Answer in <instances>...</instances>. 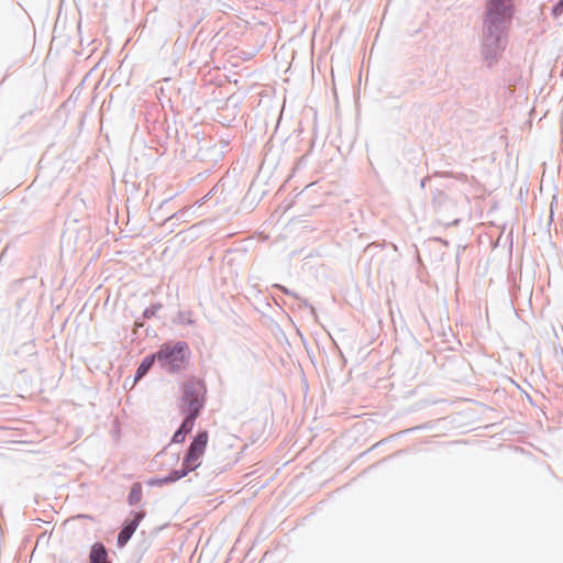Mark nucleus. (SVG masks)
Listing matches in <instances>:
<instances>
[{"mask_svg":"<svg viewBox=\"0 0 563 563\" xmlns=\"http://www.w3.org/2000/svg\"><path fill=\"white\" fill-rule=\"evenodd\" d=\"M514 14L511 0H487L484 29L487 37L498 40Z\"/></svg>","mask_w":563,"mask_h":563,"instance_id":"f257e3e1","label":"nucleus"},{"mask_svg":"<svg viewBox=\"0 0 563 563\" xmlns=\"http://www.w3.org/2000/svg\"><path fill=\"white\" fill-rule=\"evenodd\" d=\"M190 357V347L184 341L164 343L156 352L158 364L169 373H177L186 368Z\"/></svg>","mask_w":563,"mask_h":563,"instance_id":"f03ea898","label":"nucleus"},{"mask_svg":"<svg viewBox=\"0 0 563 563\" xmlns=\"http://www.w3.org/2000/svg\"><path fill=\"white\" fill-rule=\"evenodd\" d=\"M209 435L207 431L199 432L190 443L183 462L181 470L174 471L167 477L158 481L159 484H167L185 477L189 472L197 470L202 462Z\"/></svg>","mask_w":563,"mask_h":563,"instance_id":"7ed1b4c3","label":"nucleus"},{"mask_svg":"<svg viewBox=\"0 0 563 563\" xmlns=\"http://www.w3.org/2000/svg\"><path fill=\"white\" fill-rule=\"evenodd\" d=\"M206 388L199 380H188L183 385L180 411L185 420L195 422L205 404Z\"/></svg>","mask_w":563,"mask_h":563,"instance_id":"20e7f679","label":"nucleus"},{"mask_svg":"<svg viewBox=\"0 0 563 563\" xmlns=\"http://www.w3.org/2000/svg\"><path fill=\"white\" fill-rule=\"evenodd\" d=\"M143 516L144 515L141 514V512L136 514L134 520L132 522H130L129 525H126L121 530V532L118 536V544L120 547H123L130 540V538L132 537V534L136 530L140 521L142 520Z\"/></svg>","mask_w":563,"mask_h":563,"instance_id":"39448f33","label":"nucleus"},{"mask_svg":"<svg viewBox=\"0 0 563 563\" xmlns=\"http://www.w3.org/2000/svg\"><path fill=\"white\" fill-rule=\"evenodd\" d=\"M89 563H111L102 543H95L89 554Z\"/></svg>","mask_w":563,"mask_h":563,"instance_id":"423d86ee","label":"nucleus"},{"mask_svg":"<svg viewBox=\"0 0 563 563\" xmlns=\"http://www.w3.org/2000/svg\"><path fill=\"white\" fill-rule=\"evenodd\" d=\"M194 422L184 420L180 428L174 433L173 443H183L186 435L192 430Z\"/></svg>","mask_w":563,"mask_h":563,"instance_id":"0eeeda50","label":"nucleus"},{"mask_svg":"<svg viewBox=\"0 0 563 563\" xmlns=\"http://www.w3.org/2000/svg\"><path fill=\"white\" fill-rule=\"evenodd\" d=\"M155 361H157L156 353L146 356L136 369L135 380L141 379L150 371Z\"/></svg>","mask_w":563,"mask_h":563,"instance_id":"6e6552de","label":"nucleus"},{"mask_svg":"<svg viewBox=\"0 0 563 563\" xmlns=\"http://www.w3.org/2000/svg\"><path fill=\"white\" fill-rule=\"evenodd\" d=\"M143 495L142 485L140 483H134L131 487V490L128 496V501L130 505H135L141 501Z\"/></svg>","mask_w":563,"mask_h":563,"instance_id":"1a4fd4ad","label":"nucleus"},{"mask_svg":"<svg viewBox=\"0 0 563 563\" xmlns=\"http://www.w3.org/2000/svg\"><path fill=\"white\" fill-rule=\"evenodd\" d=\"M554 14L563 12L562 1L553 9Z\"/></svg>","mask_w":563,"mask_h":563,"instance_id":"9d476101","label":"nucleus"},{"mask_svg":"<svg viewBox=\"0 0 563 563\" xmlns=\"http://www.w3.org/2000/svg\"><path fill=\"white\" fill-rule=\"evenodd\" d=\"M562 7H563V0H562Z\"/></svg>","mask_w":563,"mask_h":563,"instance_id":"9b49d317","label":"nucleus"}]
</instances>
